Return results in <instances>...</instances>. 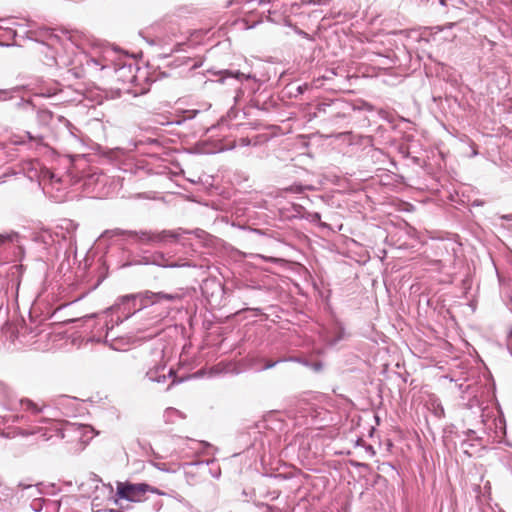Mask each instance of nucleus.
<instances>
[{
	"mask_svg": "<svg viewBox=\"0 0 512 512\" xmlns=\"http://www.w3.org/2000/svg\"><path fill=\"white\" fill-rule=\"evenodd\" d=\"M40 52L46 58V65L68 68L75 77L85 73H96L110 67L113 62L111 49H93L88 55L83 48L80 34L76 32L50 33Z\"/></svg>",
	"mask_w": 512,
	"mask_h": 512,
	"instance_id": "f257e3e1",
	"label": "nucleus"
},
{
	"mask_svg": "<svg viewBox=\"0 0 512 512\" xmlns=\"http://www.w3.org/2000/svg\"><path fill=\"white\" fill-rule=\"evenodd\" d=\"M34 433L40 434L44 441L56 437L57 439H67L69 442H78L79 448H83L94 437V430L91 426L77 423L51 422L50 427L39 428Z\"/></svg>",
	"mask_w": 512,
	"mask_h": 512,
	"instance_id": "f03ea898",
	"label": "nucleus"
},
{
	"mask_svg": "<svg viewBox=\"0 0 512 512\" xmlns=\"http://www.w3.org/2000/svg\"><path fill=\"white\" fill-rule=\"evenodd\" d=\"M173 375V369L167 368L164 350L160 347L151 352V360L148 362L146 377L151 382L164 383L167 377Z\"/></svg>",
	"mask_w": 512,
	"mask_h": 512,
	"instance_id": "7ed1b4c3",
	"label": "nucleus"
},
{
	"mask_svg": "<svg viewBox=\"0 0 512 512\" xmlns=\"http://www.w3.org/2000/svg\"><path fill=\"white\" fill-rule=\"evenodd\" d=\"M148 492H153V489L145 483H117L116 495L119 499L141 502L145 500Z\"/></svg>",
	"mask_w": 512,
	"mask_h": 512,
	"instance_id": "20e7f679",
	"label": "nucleus"
},
{
	"mask_svg": "<svg viewBox=\"0 0 512 512\" xmlns=\"http://www.w3.org/2000/svg\"><path fill=\"white\" fill-rule=\"evenodd\" d=\"M128 236L135 239L136 241L143 244H154V243H163L168 241H176L179 237V233L175 231H162L158 233H152L148 231H129L127 232Z\"/></svg>",
	"mask_w": 512,
	"mask_h": 512,
	"instance_id": "39448f33",
	"label": "nucleus"
},
{
	"mask_svg": "<svg viewBox=\"0 0 512 512\" xmlns=\"http://www.w3.org/2000/svg\"><path fill=\"white\" fill-rule=\"evenodd\" d=\"M134 299L139 300L140 308L146 307L148 303L152 305L161 303L163 301L176 302L182 298L180 293H163L158 292L154 293L151 291H145L143 293H139L137 295L125 296V299Z\"/></svg>",
	"mask_w": 512,
	"mask_h": 512,
	"instance_id": "423d86ee",
	"label": "nucleus"
},
{
	"mask_svg": "<svg viewBox=\"0 0 512 512\" xmlns=\"http://www.w3.org/2000/svg\"><path fill=\"white\" fill-rule=\"evenodd\" d=\"M21 417L18 414H5L0 415V434L5 437L14 436L15 432H4L2 426H8L10 423H16L19 421Z\"/></svg>",
	"mask_w": 512,
	"mask_h": 512,
	"instance_id": "0eeeda50",
	"label": "nucleus"
},
{
	"mask_svg": "<svg viewBox=\"0 0 512 512\" xmlns=\"http://www.w3.org/2000/svg\"><path fill=\"white\" fill-rule=\"evenodd\" d=\"M135 69V66H133L132 64H124L118 69H116V72L120 73L121 77H125V81L134 83L136 81V76L134 75Z\"/></svg>",
	"mask_w": 512,
	"mask_h": 512,
	"instance_id": "6e6552de",
	"label": "nucleus"
},
{
	"mask_svg": "<svg viewBox=\"0 0 512 512\" xmlns=\"http://www.w3.org/2000/svg\"><path fill=\"white\" fill-rule=\"evenodd\" d=\"M19 487H22L21 497L26 496L27 498H34L35 500H37L36 496L40 493L37 486L20 484Z\"/></svg>",
	"mask_w": 512,
	"mask_h": 512,
	"instance_id": "1a4fd4ad",
	"label": "nucleus"
},
{
	"mask_svg": "<svg viewBox=\"0 0 512 512\" xmlns=\"http://www.w3.org/2000/svg\"><path fill=\"white\" fill-rule=\"evenodd\" d=\"M20 405L24 410L31 411L32 413H38L41 411V408L34 402L29 399H22L20 401Z\"/></svg>",
	"mask_w": 512,
	"mask_h": 512,
	"instance_id": "9d476101",
	"label": "nucleus"
},
{
	"mask_svg": "<svg viewBox=\"0 0 512 512\" xmlns=\"http://www.w3.org/2000/svg\"><path fill=\"white\" fill-rule=\"evenodd\" d=\"M42 178H43V180L48 179L51 184L58 183L61 181V179L59 177H57L53 172H51L49 170L43 171Z\"/></svg>",
	"mask_w": 512,
	"mask_h": 512,
	"instance_id": "9b49d317",
	"label": "nucleus"
},
{
	"mask_svg": "<svg viewBox=\"0 0 512 512\" xmlns=\"http://www.w3.org/2000/svg\"><path fill=\"white\" fill-rule=\"evenodd\" d=\"M432 411H433L434 415L437 416L438 418H441L444 416V408L440 402H437V401L432 402Z\"/></svg>",
	"mask_w": 512,
	"mask_h": 512,
	"instance_id": "f8f14e48",
	"label": "nucleus"
},
{
	"mask_svg": "<svg viewBox=\"0 0 512 512\" xmlns=\"http://www.w3.org/2000/svg\"><path fill=\"white\" fill-rule=\"evenodd\" d=\"M153 44H159V45H162V46H169L173 43V40L170 36L168 37H160V36H157L156 40H153L152 41Z\"/></svg>",
	"mask_w": 512,
	"mask_h": 512,
	"instance_id": "ddd939ff",
	"label": "nucleus"
},
{
	"mask_svg": "<svg viewBox=\"0 0 512 512\" xmlns=\"http://www.w3.org/2000/svg\"><path fill=\"white\" fill-rule=\"evenodd\" d=\"M311 222H317L321 227H327V224L321 222V216L318 212L309 213L307 217Z\"/></svg>",
	"mask_w": 512,
	"mask_h": 512,
	"instance_id": "4468645a",
	"label": "nucleus"
},
{
	"mask_svg": "<svg viewBox=\"0 0 512 512\" xmlns=\"http://www.w3.org/2000/svg\"><path fill=\"white\" fill-rule=\"evenodd\" d=\"M227 75L229 77H233V78H236L238 81H242L243 79H250L251 78V75H245L239 71L237 72H227Z\"/></svg>",
	"mask_w": 512,
	"mask_h": 512,
	"instance_id": "2eb2a0df",
	"label": "nucleus"
},
{
	"mask_svg": "<svg viewBox=\"0 0 512 512\" xmlns=\"http://www.w3.org/2000/svg\"><path fill=\"white\" fill-rule=\"evenodd\" d=\"M18 238L16 233L12 234H0V245L6 241H14V239Z\"/></svg>",
	"mask_w": 512,
	"mask_h": 512,
	"instance_id": "dca6fc26",
	"label": "nucleus"
},
{
	"mask_svg": "<svg viewBox=\"0 0 512 512\" xmlns=\"http://www.w3.org/2000/svg\"><path fill=\"white\" fill-rule=\"evenodd\" d=\"M25 135L30 141H35L38 144L42 143L43 138L40 136H33L30 132H26Z\"/></svg>",
	"mask_w": 512,
	"mask_h": 512,
	"instance_id": "f3484780",
	"label": "nucleus"
},
{
	"mask_svg": "<svg viewBox=\"0 0 512 512\" xmlns=\"http://www.w3.org/2000/svg\"><path fill=\"white\" fill-rule=\"evenodd\" d=\"M173 414H178V411L174 408H168L165 412L166 417H170Z\"/></svg>",
	"mask_w": 512,
	"mask_h": 512,
	"instance_id": "a211bd4d",
	"label": "nucleus"
},
{
	"mask_svg": "<svg viewBox=\"0 0 512 512\" xmlns=\"http://www.w3.org/2000/svg\"><path fill=\"white\" fill-rule=\"evenodd\" d=\"M279 361H275V362H267L265 364V366L263 368H261V370H265V369H270L272 367H274Z\"/></svg>",
	"mask_w": 512,
	"mask_h": 512,
	"instance_id": "6ab92c4d",
	"label": "nucleus"
},
{
	"mask_svg": "<svg viewBox=\"0 0 512 512\" xmlns=\"http://www.w3.org/2000/svg\"><path fill=\"white\" fill-rule=\"evenodd\" d=\"M39 115H40L41 117H43V118H46V117H48L50 114H49L48 112L43 111V112H40V113H39Z\"/></svg>",
	"mask_w": 512,
	"mask_h": 512,
	"instance_id": "aec40b11",
	"label": "nucleus"
},
{
	"mask_svg": "<svg viewBox=\"0 0 512 512\" xmlns=\"http://www.w3.org/2000/svg\"><path fill=\"white\" fill-rule=\"evenodd\" d=\"M241 94H242V90L239 88V89H238V94H237V96L235 97V99H237V98L239 97V95H241Z\"/></svg>",
	"mask_w": 512,
	"mask_h": 512,
	"instance_id": "412c9836",
	"label": "nucleus"
},
{
	"mask_svg": "<svg viewBox=\"0 0 512 512\" xmlns=\"http://www.w3.org/2000/svg\"><path fill=\"white\" fill-rule=\"evenodd\" d=\"M298 90H299V92H300V93H302V92H303V89H302V87H301V86H299V87H298Z\"/></svg>",
	"mask_w": 512,
	"mask_h": 512,
	"instance_id": "4be33fe9",
	"label": "nucleus"
},
{
	"mask_svg": "<svg viewBox=\"0 0 512 512\" xmlns=\"http://www.w3.org/2000/svg\"><path fill=\"white\" fill-rule=\"evenodd\" d=\"M440 3H441L442 5H445V0H440Z\"/></svg>",
	"mask_w": 512,
	"mask_h": 512,
	"instance_id": "5701e85b",
	"label": "nucleus"
}]
</instances>
